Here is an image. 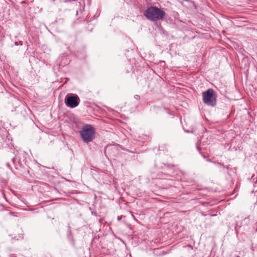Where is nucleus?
Listing matches in <instances>:
<instances>
[{
  "label": "nucleus",
  "mask_w": 257,
  "mask_h": 257,
  "mask_svg": "<svg viewBox=\"0 0 257 257\" xmlns=\"http://www.w3.org/2000/svg\"><path fill=\"white\" fill-rule=\"evenodd\" d=\"M135 98L137 99V100H139L140 99V96L138 95H135V96H134Z\"/></svg>",
  "instance_id": "6"
},
{
  "label": "nucleus",
  "mask_w": 257,
  "mask_h": 257,
  "mask_svg": "<svg viewBox=\"0 0 257 257\" xmlns=\"http://www.w3.org/2000/svg\"><path fill=\"white\" fill-rule=\"evenodd\" d=\"M210 215L211 216H216V214H210Z\"/></svg>",
  "instance_id": "11"
},
{
  "label": "nucleus",
  "mask_w": 257,
  "mask_h": 257,
  "mask_svg": "<svg viewBox=\"0 0 257 257\" xmlns=\"http://www.w3.org/2000/svg\"><path fill=\"white\" fill-rule=\"evenodd\" d=\"M79 102V97L76 94H68L65 98V103L66 105L72 108L77 106Z\"/></svg>",
  "instance_id": "4"
},
{
  "label": "nucleus",
  "mask_w": 257,
  "mask_h": 257,
  "mask_svg": "<svg viewBox=\"0 0 257 257\" xmlns=\"http://www.w3.org/2000/svg\"><path fill=\"white\" fill-rule=\"evenodd\" d=\"M203 102L208 106H214L216 104V99L214 91L212 89H208L202 93Z\"/></svg>",
  "instance_id": "3"
},
{
  "label": "nucleus",
  "mask_w": 257,
  "mask_h": 257,
  "mask_svg": "<svg viewBox=\"0 0 257 257\" xmlns=\"http://www.w3.org/2000/svg\"><path fill=\"white\" fill-rule=\"evenodd\" d=\"M6 166H7V167L8 168H11L10 164V163H6Z\"/></svg>",
  "instance_id": "8"
},
{
  "label": "nucleus",
  "mask_w": 257,
  "mask_h": 257,
  "mask_svg": "<svg viewBox=\"0 0 257 257\" xmlns=\"http://www.w3.org/2000/svg\"><path fill=\"white\" fill-rule=\"evenodd\" d=\"M18 163H19V165H20V166H21V165H22V163H21V160H19Z\"/></svg>",
  "instance_id": "10"
},
{
  "label": "nucleus",
  "mask_w": 257,
  "mask_h": 257,
  "mask_svg": "<svg viewBox=\"0 0 257 257\" xmlns=\"http://www.w3.org/2000/svg\"><path fill=\"white\" fill-rule=\"evenodd\" d=\"M15 160H16V158L15 157H14L12 159V162L13 163V164H15Z\"/></svg>",
  "instance_id": "7"
},
{
  "label": "nucleus",
  "mask_w": 257,
  "mask_h": 257,
  "mask_svg": "<svg viewBox=\"0 0 257 257\" xmlns=\"http://www.w3.org/2000/svg\"><path fill=\"white\" fill-rule=\"evenodd\" d=\"M237 257H239V256H237Z\"/></svg>",
  "instance_id": "13"
},
{
  "label": "nucleus",
  "mask_w": 257,
  "mask_h": 257,
  "mask_svg": "<svg viewBox=\"0 0 257 257\" xmlns=\"http://www.w3.org/2000/svg\"><path fill=\"white\" fill-rule=\"evenodd\" d=\"M10 257H14L13 255H11Z\"/></svg>",
  "instance_id": "12"
},
{
  "label": "nucleus",
  "mask_w": 257,
  "mask_h": 257,
  "mask_svg": "<svg viewBox=\"0 0 257 257\" xmlns=\"http://www.w3.org/2000/svg\"><path fill=\"white\" fill-rule=\"evenodd\" d=\"M218 164L219 165H220V166H222V167H223V168H226V169H228V167L226 166H225V165H224L222 164L221 163H218Z\"/></svg>",
  "instance_id": "5"
},
{
  "label": "nucleus",
  "mask_w": 257,
  "mask_h": 257,
  "mask_svg": "<svg viewBox=\"0 0 257 257\" xmlns=\"http://www.w3.org/2000/svg\"><path fill=\"white\" fill-rule=\"evenodd\" d=\"M144 15L150 21H157L163 19L166 13L157 7L151 6L144 11Z\"/></svg>",
  "instance_id": "1"
},
{
  "label": "nucleus",
  "mask_w": 257,
  "mask_h": 257,
  "mask_svg": "<svg viewBox=\"0 0 257 257\" xmlns=\"http://www.w3.org/2000/svg\"><path fill=\"white\" fill-rule=\"evenodd\" d=\"M80 134L83 141L87 143L94 139L95 130L92 125L86 124L83 126Z\"/></svg>",
  "instance_id": "2"
},
{
  "label": "nucleus",
  "mask_w": 257,
  "mask_h": 257,
  "mask_svg": "<svg viewBox=\"0 0 257 257\" xmlns=\"http://www.w3.org/2000/svg\"><path fill=\"white\" fill-rule=\"evenodd\" d=\"M201 215H202V216H206V215H207V214H205V213H204V212H201Z\"/></svg>",
  "instance_id": "9"
}]
</instances>
